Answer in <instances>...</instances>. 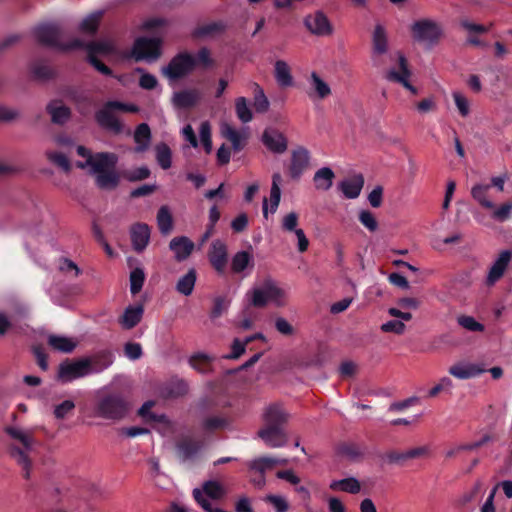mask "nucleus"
Segmentation results:
<instances>
[{
    "instance_id": "1",
    "label": "nucleus",
    "mask_w": 512,
    "mask_h": 512,
    "mask_svg": "<svg viewBox=\"0 0 512 512\" xmlns=\"http://www.w3.org/2000/svg\"><path fill=\"white\" fill-rule=\"evenodd\" d=\"M32 35L40 45L63 52L75 50V47H81L84 44V41L78 38L69 42L63 41L64 33L62 27L53 22L36 25L32 29Z\"/></svg>"
},
{
    "instance_id": "2",
    "label": "nucleus",
    "mask_w": 512,
    "mask_h": 512,
    "mask_svg": "<svg viewBox=\"0 0 512 512\" xmlns=\"http://www.w3.org/2000/svg\"><path fill=\"white\" fill-rule=\"evenodd\" d=\"M115 111L137 113L138 106L134 104H126L117 100L107 101L101 109L95 113V120L98 125L114 134H120L123 130V125L115 116Z\"/></svg>"
},
{
    "instance_id": "3",
    "label": "nucleus",
    "mask_w": 512,
    "mask_h": 512,
    "mask_svg": "<svg viewBox=\"0 0 512 512\" xmlns=\"http://www.w3.org/2000/svg\"><path fill=\"white\" fill-rule=\"evenodd\" d=\"M5 432L13 439L18 440L23 448L18 446L10 447V455L22 467V475L25 479L30 478L31 460L28 457V451L31 450L34 439L30 434L24 433L14 427H6Z\"/></svg>"
},
{
    "instance_id": "4",
    "label": "nucleus",
    "mask_w": 512,
    "mask_h": 512,
    "mask_svg": "<svg viewBox=\"0 0 512 512\" xmlns=\"http://www.w3.org/2000/svg\"><path fill=\"white\" fill-rule=\"evenodd\" d=\"M96 414L108 420H120L128 412V403L121 394L110 393L97 400Z\"/></svg>"
},
{
    "instance_id": "5",
    "label": "nucleus",
    "mask_w": 512,
    "mask_h": 512,
    "mask_svg": "<svg viewBox=\"0 0 512 512\" xmlns=\"http://www.w3.org/2000/svg\"><path fill=\"white\" fill-rule=\"evenodd\" d=\"M268 302H272L277 307L285 305V291L278 287L272 279L264 280L261 287L252 291L251 305L263 308Z\"/></svg>"
},
{
    "instance_id": "6",
    "label": "nucleus",
    "mask_w": 512,
    "mask_h": 512,
    "mask_svg": "<svg viewBox=\"0 0 512 512\" xmlns=\"http://www.w3.org/2000/svg\"><path fill=\"white\" fill-rule=\"evenodd\" d=\"M88 359L81 357L77 359H65L57 370V380L61 383H70L76 379L91 375V369Z\"/></svg>"
},
{
    "instance_id": "7",
    "label": "nucleus",
    "mask_w": 512,
    "mask_h": 512,
    "mask_svg": "<svg viewBox=\"0 0 512 512\" xmlns=\"http://www.w3.org/2000/svg\"><path fill=\"white\" fill-rule=\"evenodd\" d=\"M196 67V60L188 52H181L174 56L168 65L162 69L163 74L172 81L181 79L192 72Z\"/></svg>"
},
{
    "instance_id": "8",
    "label": "nucleus",
    "mask_w": 512,
    "mask_h": 512,
    "mask_svg": "<svg viewBox=\"0 0 512 512\" xmlns=\"http://www.w3.org/2000/svg\"><path fill=\"white\" fill-rule=\"evenodd\" d=\"M413 39L417 42L435 44L441 36L439 25L430 19L415 21L411 26Z\"/></svg>"
},
{
    "instance_id": "9",
    "label": "nucleus",
    "mask_w": 512,
    "mask_h": 512,
    "mask_svg": "<svg viewBox=\"0 0 512 512\" xmlns=\"http://www.w3.org/2000/svg\"><path fill=\"white\" fill-rule=\"evenodd\" d=\"M161 39L139 37L133 45V55L139 60H156L161 55Z\"/></svg>"
},
{
    "instance_id": "10",
    "label": "nucleus",
    "mask_w": 512,
    "mask_h": 512,
    "mask_svg": "<svg viewBox=\"0 0 512 512\" xmlns=\"http://www.w3.org/2000/svg\"><path fill=\"white\" fill-rule=\"evenodd\" d=\"M208 260L213 269L219 274L224 275L228 263L227 245L220 239L212 241L209 251Z\"/></svg>"
},
{
    "instance_id": "11",
    "label": "nucleus",
    "mask_w": 512,
    "mask_h": 512,
    "mask_svg": "<svg viewBox=\"0 0 512 512\" xmlns=\"http://www.w3.org/2000/svg\"><path fill=\"white\" fill-rule=\"evenodd\" d=\"M263 145L274 154H283L288 147L286 136L273 127L266 128L261 136Z\"/></svg>"
},
{
    "instance_id": "12",
    "label": "nucleus",
    "mask_w": 512,
    "mask_h": 512,
    "mask_svg": "<svg viewBox=\"0 0 512 512\" xmlns=\"http://www.w3.org/2000/svg\"><path fill=\"white\" fill-rule=\"evenodd\" d=\"M304 25L312 34L317 36H329L333 33L332 24L322 11L307 15L304 19Z\"/></svg>"
},
{
    "instance_id": "13",
    "label": "nucleus",
    "mask_w": 512,
    "mask_h": 512,
    "mask_svg": "<svg viewBox=\"0 0 512 512\" xmlns=\"http://www.w3.org/2000/svg\"><path fill=\"white\" fill-rule=\"evenodd\" d=\"M310 152L303 146H299L291 153V161L289 166L290 177L298 180L305 170L309 167Z\"/></svg>"
},
{
    "instance_id": "14",
    "label": "nucleus",
    "mask_w": 512,
    "mask_h": 512,
    "mask_svg": "<svg viewBox=\"0 0 512 512\" xmlns=\"http://www.w3.org/2000/svg\"><path fill=\"white\" fill-rule=\"evenodd\" d=\"M399 71H396L394 69H391L387 72L386 78L387 80L391 82H396L401 84L403 87H405L407 90H409L411 93L416 94L417 89L409 82V77L411 75V72L408 68L407 59L404 55L400 54L399 58Z\"/></svg>"
},
{
    "instance_id": "15",
    "label": "nucleus",
    "mask_w": 512,
    "mask_h": 512,
    "mask_svg": "<svg viewBox=\"0 0 512 512\" xmlns=\"http://www.w3.org/2000/svg\"><path fill=\"white\" fill-rule=\"evenodd\" d=\"M512 259V251L503 250L500 252L498 258L494 261L491 266L486 283L491 286L494 285L504 275L510 261Z\"/></svg>"
},
{
    "instance_id": "16",
    "label": "nucleus",
    "mask_w": 512,
    "mask_h": 512,
    "mask_svg": "<svg viewBox=\"0 0 512 512\" xmlns=\"http://www.w3.org/2000/svg\"><path fill=\"white\" fill-rule=\"evenodd\" d=\"M118 158L114 153L99 152L87 160V164L91 167L93 173L100 174L109 169L115 168Z\"/></svg>"
},
{
    "instance_id": "17",
    "label": "nucleus",
    "mask_w": 512,
    "mask_h": 512,
    "mask_svg": "<svg viewBox=\"0 0 512 512\" xmlns=\"http://www.w3.org/2000/svg\"><path fill=\"white\" fill-rule=\"evenodd\" d=\"M258 436L272 448L283 447L287 442L283 428L278 426H266L258 431Z\"/></svg>"
},
{
    "instance_id": "18",
    "label": "nucleus",
    "mask_w": 512,
    "mask_h": 512,
    "mask_svg": "<svg viewBox=\"0 0 512 512\" xmlns=\"http://www.w3.org/2000/svg\"><path fill=\"white\" fill-rule=\"evenodd\" d=\"M150 227L145 223H136L130 229V236L133 249L142 252L150 240Z\"/></svg>"
},
{
    "instance_id": "19",
    "label": "nucleus",
    "mask_w": 512,
    "mask_h": 512,
    "mask_svg": "<svg viewBox=\"0 0 512 512\" xmlns=\"http://www.w3.org/2000/svg\"><path fill=\"white\" fill-rule=\"evenodd\" d=\"M364 186V177L362 174H356L351 178L345 179L339 183V189L347 199L357 198Z\"/></svg>"
},
{
    "instance_id": "20",
    "label": "nucleus",
    "mask_w": 512,
    "mask_h": 512,
    "mask_svg": "<svg viewBox=\"0 0 512 512\" xmlns=\"http://www.w3.org/2000/svg\"><path fill=\"white\" fill-rule=\"evenodd\" d=\"M144 314L143 305H130L119 318L120 325L127 330L134 328L142 320Z\"/></svg>"
},
{
    "instance_id": "21",
    "label": "nucleus",
    "mask_w": 512,
    "mask_h": 512,
    "mask_svg": "<svg viewBox=\"0 0 512 512\" xmlns=\"http://www.w3.org/2000/svg\"><path fill=\"white\" fill-rule=\"evenodd\" d=\"M231 424V419L224 415H207L202 418L201 428L206 433L227 429Z\"/></svg>"
},
{
    "instance_id": "22",
    "label": "nucleus",
    "mask_w": 512,
    "mask_h": 512,
    "mask_svg": "<svg viewBox=\"0 0 512 512\" xmlns=\"http://www.w3.org/2000/svg\"><path fill=\"white\" fill-rule=\"evenodd\" d=\"M200 448V442L191 437H184L176 443L177 455L183 461L192 459L199 452Z\"/></svg>"
},
{
    "instance_id": "23",
    "label": "nucleus",
    "mask_w": 512,
    "mask_h": 512,
    "mask_svg": "<svg viewBox=\"0 0 512 512\" xmlns=\"http://www.w3.org/2000/svg\"><path fill=\"white\" fill-rule=\"evenodd\" d=\"M169 248L175 253V258L178 261H183L192 253L194 243L187 237L180 236L170 241Z\"/></svg>"
},
{
    "instance_id": "24",
    "label": "nucleus",
    "mask_w": 512,
    "mask_h": 512,
    "mask_svg": "<svg viewBox=\"0 0 512 512\" xmlns=\"http://www.w3.org/2000/svg\"><path fill=\"white\" fill-rule=\"evenodd\" d=\"M200 98L197 90H182L173 94L172 102L176 108L188 109L194 107Z\"/></svg>"
},
{
    "instance_id": "25",
    "label": "nucleus",
    "mask_w": 512,
    "mask_h": 512,
    "mask_svg": "<svg viewBox=\"0 0 512 512\" xmlns=\"http://www.w3.org/2000/svg\"><path fill=\"white\" fill-rule=\"evenodd\" d=\"M88 359L91 369V374H97L110 367L114 362V355L109 350H103Z\"/></svg>"
},
{
    "instance_id": "26",
    "label": "nucleus",
    "mask_w": 512,
    "mask_h": 512,
    "mask_svg": "<svg viewBox=\"0 0 512 512\" xmlns=\"http://www.w3.org/2000/svg\"><path fill=\"white\" fill-rule=\"evenodd\" d=\"M486 371L479 364H456L450 367L449 373L458 379H470Z\"/></svg>"
},
{
    "instance_id": "27",
    "label": "nucleus",
    "mask_w": 512,
    "mask_h": 512,
    "mask_svg": "<svg viewBox=\"0 0 512 512\" xmlns=\"http://www.w3.org/2000/svg\"><path fill=\"white\" fill-rule=\"evenodd\" d=\"M60 101L52 100L46 106V111L51 116V121L57 125L65 124L71 117V110L65 105H58Z\"/></svg>"
},
{
    "instance_id": "28",
    "label": "nucleus",
    "mask_w": 512,
    "mask_h": 512,
    "mask_svg": "<svg viewBox=\"0 0 512 512\" xmlns=\"http://www.w3.org/2000/svg\"><path fill=\"white\" fill-rule=\"evenodd\" d=\"M286 459H280L276 457L263 456L256 458L248 463V468L257 473L265 474L266 471L272 470L278 465H286Z\"/></svg>"
},
{
    "instance_id": "29",
    "label": "nucleus",
    "mask_w": 512,
    "mask_h": 512,
    "mask_svg": "<svg viewBox=\"0 0 512 512\" xmlns=\"http://www.w3.org/2000/svg\"><path fill=\"white\" fill-rule=\"evenodd\" d=\"M151 129L147 123H141L139 124L134 132V141L137 144L135 147L136 153H142L145 152L151 142Z\"/></svg>"
},
{
    "instance_id": "30",
    "label": "nucleus",
    "mask_w": 512,
    "mask_h": 512,
    "mask_svg": "<svg viewBox=\"0 0 512 512\" xmlns=\"http://www.w3.org/2000/svg\"><path fill=\"white\" fill-rule=\"evenodd\" d=\"M491 189V185L484 183H477L471 188L472 198L484 209H494L495 204L489 199L488 194Z\"/></svg>"
},
{
    "instance_id": "31",
    "label": "nucleus",
    "mask_w": 512,
    "mask_h": 512,
    "mask_svg": "<svg viewBox=\"0 0 512 512\" xmlns=\"http://www.w3.org/2000/svg\"><path fill=\"white\" fill-rule=\"evenodd\" d=\"M264 419L266 426L282 427L287 421V414L279 404H272L266 409Z\"/></svg>"
},
{
    "instance_id": "32",
    "label": "nucleus",
    "mask_w": 512,
    "mask_h": 512,
    "mask_svg": "<svg viewBox=\"0 0 512 512\" xmlns=\"http://www.w3.org/2000/svg\"><path fill=\"white\" fill-rule=\"evenodd\" d=\"M274 76L280 87L293 85V77L289 65L283 60H277L274 65Z\"/></svg>"
},
{
    "instance_id": "33",
    "label": "nucleus",
    "mask_w": 512,
    "mask_h": 512,
    "mask_svg": "<svg viewBox=\"0 0 512 512\" xmlns=\"http://www.w3.org/2000/svg\"><path fill=\"white\" fill-rule=\"evenodd\" d=\"M335 174L329 167H322L316 171L313 177L315 188L318 190L327 191L333 185Z\"/></svg>"
},
{
    "instance_id": "34",
    "label": "nucleus",
    "mask_w": 512,
    "mask_h": 512,
    "mask_svg": "<svg viewBox=\"0 0 512 512\" xmlns=\"http://www.w3.org/2000/svg\"><path fill=\"white\" fill-rule=\"evenodd\" d=\"M196 280V270L194 268L189 269L188 272L177 281L175 287L176 291L184 296H190L194 290Z\"/></svg>"
},
{
    "instance_id": "35",
    "label": "nucleus",
    "mask_w": 512,
    "mask_h": 512,
    "mask_svg": "<svg viewBox=\"0 0 512 512\" xmlns=\"http://www.w3.org/2000/svg\"><path fill=\"white\" fill-rule=\"evenodd\" d=\"M96 185L100 189L111 190L115 189L120 181L119 174L115 171V168L109 169L105 172L96 175Z\"/></svg>"
},
{
    "instance_id": "36",
    "label": "nucleus",
    "mask_w": 512,
    "mask_h": 512,
    "mask_svg": "<svg viewBox=\"0 0 512 512\" xmlns=\"http://www.w3.org/2000/svg\"><path fill=\"white\" fill-rule=\"evenodd\" d=\"M212 361V357L201 352L195 353L189 358L190 366L201 374H207L212 371Z\"/></svg>"
},
{
    "instance_id": "37",
    "label": "nucleus",
    "mask_w": 512,
    "mask_h": 512,
    "mask_svg": "<svg viewBox=\"0 0 512 512\" xmlns=\"http://www.w3.org/2000/svg\"><path fill=\"white\" fill-rule=\"evenodd\" d=\"M329 488L333 491H343L350 494H357L361 490L360 482L354 477H348L341 480H334Z\"/></svg>"
},
{
    "instance_id": "38",
    "label": "nucleus",
    "mask_w": 512,
    "mask_h": 512,
    "mask_svg": "<svg viewBox=\"0 0 512 512\" xmlns=\"http://www.w3.org/2000/svg\"><path fill=\"white\" fill-rule=\"evenodd\" d=\"M48 344L54 350L63 353H71L77 346L73 339L60 335H50L48 337Z\"/></svg>"
},
{
    "instance_id": "39",
    "label": "nucleus",
    "mask_w": 512,
    "mask_h": 512,
    "mask_svg": "<svg viewBox=\"0 0 512 512\" xmlns=\"http://www.w3.org/2000/svg\"><path fill=\"white\" fill-rule=\"evenodd\" d=\"M253 265V257L248 251L237 252L231 260V270L235 274H239Z\"/></svg>"
},
{
    "instance_id": "40",
    "label": "nucleus",
    "mask_w": 512,
    "mask_h": 512,
    "mask_svg": "<svg viewBox=\"0 0 512 512\" xmlns=\"http://www.w3.org/2000/svg\"><path fill=\"white\" fill-rule=\"evenodd\" d=\"M199 490L202 492L203 497L206 495L212 500L222 499L226 495L224 486L216 480L205 481L202 485V489Z\"/></svg>"
},
{
    "instance_id": "41",
    "label": "nucleus",
    "mask_w": 512,
    "mask_h": 512,
    "mask_svg": "<svg viewBox=\"0 0 512 512\" xmlns=\"http://www.w3.org/2000/svg\"><path fill=\"white\" fill-rule=\"evenodd\" d=\"M222 135L232 144V148L235 152L241 151L245 147V140L239 131L229 124H225L222 127Z\"/></svg>"
},
{
    "instance_id": "42",
    "label": "nucleus",
    "mask_w": 512,
    "mask_h": 512,
    "mask_svg": "<svg viewBox=\"0 0 512 512\" xmlns=\"http://www.w3.org/2000/svg\"><path fill=\"white\" fill-rule=\"evenodd\" d=\"M157 225L163 235H168L173 229V217L167 206H161L157 212Z\"/></svg>"
},
{
    "instance_id": "43",
    "label": "nucleus",
    "mask_w": 512,
    "mask_h": 512,
    "mask_svg": "<svg viewBox=\"0 0 512 512\" xmlns=\"http://www.w3.org/2000/svg\"><path fill=\"white\" fill-rule=\"evenodd\" d=\"M155 154L156 161L162 169L167 170L171 167L172 151L166 143L161 142L156 144Z\"/></svg>"
},
{
    "instance_id": "44",
    "label": "nucleus",
    "mask_w": 512,
    "mask_h": 512,
    "mask_svg": "<svg viewBox=\"0 0 512 512\" xmlns=\"http://www.w3.org/2000/svg\"><path fill=\"white\" fill-rule=\"evenodd\" d=\"M102 16L103 13L101 11L91 13L81 21L79 31L89 35L96 34Z\"/></svg>"
},
{
    "instance_id": "45",
    "label": "nucleus",
    "mask_w": 512,
    "mask_h": 512,
    "mask_svg": "<svg viewBox=\"0 0 512 512\" xmlns=\"http://www.w3.org/2000/svg\"><path fill=\"white\" fill-rule=\"evenodd\" d=\"M372 42H373L374 53L379 54V55L386 53L387 48H388V41H387L386 32H385V29L383 26H381V25L375 26V29L373 32V37H372Z\"/></svg>"
},
{
    "instance_id": "46",
    "label": "nucleus",
    "mask_w": 512,
    "mask_h": 512,
    "mask_svg": "<svg viewBox=\"0 0 512 512\" xmlns=\"http://www.w3.org/2000/svg\"><path fill=\"white\" fill-rule=\"evenodd\" d=\"M76 49H85L87 51V55H95L96 54H109L112 52V45L109 42L105 41H90L85 42L81 47H75Z\"/></svg>"
},
{
    "instance_id": "47",
    "label": "nucleus",
    "mask_w": 512,
    "mask_h": 512,
    "mask_svg": "<svg viewBox=\"0 0 512 512\" xmlns=\"http://www.w3.org/2000/svg\"><path fill=\"white\" fill-rule=\"evenodd\" d=\"M338 454L349 460L356 461L363 457V451L355 443H342L338 446Z\"/></svg>"
},
{
    "instance_id": "48",
    "label": "nucleus",
    "mask_w": 512,
    "mask_h": 512,
    "mask_svg": "<svg viewBox=\"0 0 512 512\" xmlns=\"http://www.w3.org/2000/svg\"><path fill=\"white\" fill-rule=\"evenodd\" d=\"M155 402L152 400L146 401L139 409L138 415L146 422L164 423L166 421L165 415H157L151 411Z\"/></svg>"
},
{
    "instance_id": "49",
    "label": "nucleus",
    "mask_w": 512,
    "mask_h": 512,
    "mask_svg": "<svg viewBox=\"0 0 512 512\" xmlns=\"http://www.w3.org/2000/svg\"><path fill=\"white\" fill-rule=\"evenodd\" d=\"M33 77L38 80H50L55 77V71L47 64L36 61L31 66Z\"/></svg>"
},
{
    "instance_id": "50",
    "label": "nucleus",
    "mask_w": 512,
    "mask_h": 512,
    "mask_svg": "<svg viewBox=\"0 0 512 512\" xmlns=\"http://www.w3.org/2000/svg\"><path fill=\"white\" fill-rule=\"evenodd\" d=\"M235 111L238 119L242 123H248L253 119L252 111L248 107L247 99L245 97H238L235 100Z\"/></svg>"
},
{
    "instance_id": "51",
    "label": "nucleus",
    "mask_w": 512,
    "mask_h": 512,
    "mask_svg": "<svg viewBox=\"0 0 512 512\" xmlns=\"http://www.w3.org/2000/svg\"><path fill=\"white\" fill-rule=\"evenodd\" d=\"M254 101L253 106L258 113H265L269 109V101L263 89L257 84H254Z\"/></svg>"
},
{
    "instance_id": "52",
    "label": "nucleus",
    "mask_w": 512,
    "mask_h": 512,
    "mask_svg": "<svg viewBox=\"0 0 512 512\" xmlns=\"http://www.w3.org/2000/svg\"><path fill=\"white\" fill-rule=\"evenodd\" d=\"M145 273L142 268H135L130 273V292L132 295L138 294L143 287Z\"/></svg>"
},
{
    "instance_id": "53",
    "label": "nucleus",
    "mask_w": 512,
    "mask_h": 512,
    "mask_svg": "<svg viewBox=\"0 0 512 512\" xmlns=\"http://www.w3.org/2000/svg\"><path fill=\"white\" fill-rule=\"evenodd\" d=\"M457 323L470 332H483L485 330V326L478 322L473 316L460 315L457 317Z\"/></svg>"
},
{
    "instance_id": "54",
    "label": "nucleus",
    "mask_w": 512,
    "mask_h": 512,
    "mask_svg": "<svg viewBox=\"0 0 512 512\" xmlns=\"http://www.w3.org/2000/svg\"><path fill=\"white\" fill-rule=\"evenodd\" d=\"M492 211L491 217L498 222H505L511 218L512 215V201L502 203L499 207L490 209Z\"/></svg>"
},
{
    "instance_id": "55",
    "label": "nucleus",
    "mask_w": 512,
    "mask_h": 512,
    "mask_svg": "<svg viewBox=\"0 0 512 512\" xmlns=\"http://www.w3.org/2000/svg\"><path fill=\"white\" fill-rule=\"evenodd\" d=\"M312 86L320 99H324L331 94L329 85L322 80L317 73L311 74Z\"/></svg>"
},
{
    "instance_id": "56",
    "label": "nucleus",
    "mask_w": 512,
    "mask_h": 512,
    "mask_svg": "<svg viewBox=\"0 0 512 512\" xmlns=\"http://www.w3.org/2000/svg\"><path fill=\"white\" fill-rule=\"evenodd\" d=\"M46 156L50 162L57 165L65 172H69L71 170V164L67 156L61 152L48 151Z\"/></svg>"
},
{
    "instance_id": "57",
    "label": "nucleus",
    "mask_w": 512,
    "mask_h": 512,
    "mask_svg": "<svg viewBox=\"0 0 512 512\" xmlns=\"http://www.w3.org/2000/svg\"><path fill=\"white\" fill-rule=\"evenodd\" d=\"M229 300L224 296H217L213 300V307L210 312L211 319H217L228 309Z\"/></svg>"
},
{
    "instance_id": "58",
    "label": "nucleus",
    "mask_w": 512,
    "mask_h": 512,
    "mask_svg": "<svg viewBox=\"0 0 512 512\" xmlns=\"http://www.w3.org/2000/svg\"><path fill=\"white\" fill-rule=\"evenodd\" d=\"M223 30V25L218 22H212L209 24H205L202 26H199L194 31V35L196 37H206V36H212L217 32H220Z\"/></svg>"
},
{
    "instance_id": "59",
    "label": "nucleus",
    "mask_w": 512,
    "mask_h": 512,
    "mask_svg": "<svg viewBox=\"0 0 512 512\" xmlns=\"http://www.w3.org/2000/svg\"><path fill=\"white\" fill-rule=\"evenodd\" d=\"M200 140L206 151L210 153L212 151V140H211V127L209 122H202L200 125Z\"/></svg>"
},
{
    "instance_id": "60",
    "label": "nucleus",
    "mask_w": 512,
    "mask_h": 512,
    "mask_svg": "<svg viewBox=\"0 0 512 512\" xmlns=\"http://www.w3.org/2000/svg\"><path fill=\"white\" fill-rule=\"evenodd\" d=\"M359 221L370 232H375L378 228V222L374 214L369 210H362L359 213Z\"/></svg>"
},
{
    "instance_id": "61",
    "label": "nucleus",
    "mask_w": 512,
    "mask_h": 512,
    "mask_svg": "<svg viewBox=\"0 0 512 512\" xmlns=\"http://www.w3.org/2000/svg\"><path fill=\"white\" fill-rule=\"evenodd\" d=\"M75 409V403L72 400H65L54 408V416L57 419H65Z\"/></svg>"
},
{
    "instance_id": "62",
    "label": "nucleus",
    "mask_w": 512,
    "mask_h": 512,
    "mask_svg": "<svg viewBox=\"0 0 512 512\" xmlns=\"http://www.w3.org/2000/svg\"><path fill=\"white\" fill-rule=\"evenodd\" d=\"M124 354L130 360H138L142 357V346L136 342H128L124 346Z\"/></svg>"
},
{
    "instance_id": "63",
    "label": "nucleus",
    "mask_w": 512,
    "mask_h": 512,
    "mask_svg": "<svg viewBox=\"0 0 512 512\" xmlns=\"http://www.w3.org/2000/svg\"><path fill=\"white\" fill-rule=\"evenodd\" d=\"M150 173L151 172L148 167L142 166V167L136 168L134 170L128 171L125 174V177L130 182H137V181L147 179L150 176Z\"/></svg>"
},
{
    "instance_id": "64",
    "label": "nucleus",
    "mask_w": 512,
    "mask_h": 512,
    "mask_svg": "<svg viewBox=\"0 0 512 512\" xmlns=\"http://www.w3.org/2000/svg\"><path fill=\"white\" fill-rule=\"evenodd\" d=\"M381 330L386 333L401 335L405 330V324L400 320H390L381 325Z\"/></svg>"
}]
</instances>
